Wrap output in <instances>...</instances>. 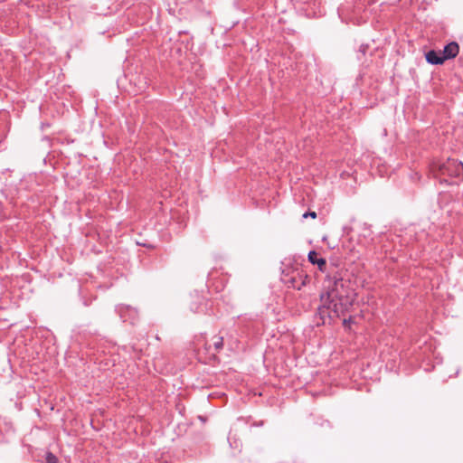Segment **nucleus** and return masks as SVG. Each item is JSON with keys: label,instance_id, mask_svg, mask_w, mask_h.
<instances>
[{"label": "nucleus", "instance_id": "obj_9", "mask_svg": "<svg viewBox=\"0 0 463 463\" xmlns=\"http://www.w3.org/2000/svg\"><path fill=\"white\" fill-rule=\"evenodd\" d=\"M307 217H311L313 219H315L317 217V213L316 212H307L303 214V218L306 219Z\"/></svg>", "mask_w": 463, "mask_h": 463}, {"label": "nucleus", "instance_id": "obj_6", "mask_svg": "<svg viewBox=\"0 0 463 463\" xmlns=\"http://www.w3.org/2000/svg\"><path fill=\"white\" fill-rule=\"evenodd\" d=\"M308 260L312 264H317L320 270H323V269L326 266V261L325 259L320 258L318 253L315 250H311L308 253Z\"/></svg>", "mask_w": 463, "mask_h": 463}, {"label": "nucleus", "instance_id": "obj_7", "mask_svg": "<svg viewBox=\"0 0 463 463\" xmlns=\"http://www.w3.org/2000/svg\"><path fill=\"white\" fill-rule=\"evenodd\" d=\"M213 346L216 351H220L223 346V337L217 336L213 342Z\"/></svg>", "mask_w": 463, "mask_h": 463}, {"label": "nucleus", "instance_id": "obj_2", "mask_svg": "<svg viewBox=\"0 0 463 463\" xmlns=\"http://www.w3.org/2000/svg\"><path fill=\"white\" fill-rule=\"evenodd\" d=\"M431 171L435 175L458 177L463 175V164L457 159L448 158L443 162L433 163Z\"/></svg>", "mask_w": 463, "mask_h": 463}, {"label": "nucleus", "instance_id": "obj_12", "mask_svg": "<svg viewBox=\"0 0 463 463\" xmlns=\"http://www.w3.org/2000/svg\"><path fill=\"white\" fill-rule=\"evenodd\" d=\"M4 218V216L0 215V220H2Z\"/></svg>", "mask_w": 463, "mask_h": 463}, {"label": "nucleus", "instance_id": "obj_8", "mask_svg": "<svg viewBox=\"0 0 463 463\" xmlns=\"http://www.w3.org/2000/svg\"><path fill=\"white\" fill-rule=\"evenodd\" d=\"M45 461L46 463H59L58 458L51 452L46 454Z\"/></svg>", "mask_w": 463, "mask_h": 463}, {"label": "nucleus", "instance_id": "obj_11", "mask_svg": "<svg viewBox=\"0 0 463 463\" xmlns=\"http://www.w3.org/2000/svg\"><path fill=\"white\" fill-rule=\"evenodd\" d=\"M350 322H351V318H349V319H344L343 324H344V326H346V325H347V324H349Z\"/></svg>", "mask_w": 463, "mask_h": 463}, {"label": "nucleus", "instance_id": "obj_1", "mask_svg": "<svg viewBox=\"0 0 463 463\" xmlns=\"http://www.w3.org/2000/svg\"><path fill=\"white\" fill-rule=\"evenodd\" d=\"M327 291L320 297L321 305L315 315L317 326L330 323L334 318L345 314L354 302V295L349 288V281L337 273L327 277Z\"/></svg>", "mask_w": 463, "mask_h": 463}, {"label": "nucleus", "instance_id": "obj_3", "mask_svg": "<svg viewBox=\"0 0 463 463\" xmlns=\"http://www.w3.org/2000/svg\"><path fill=\"white\" fill-rule=\"evenodd\" d=\"M116 311L119 315L120 318L124 322H129L135 324L138 318V312L136 308L128 305H118L116 307Z\"/></svg>", "mask_w": 463, "mask_h": 463}, {"label": "nucleus", "instance_id": "obj_5", "mask_svg": "<svg viewBox=\"0 0 463 463\" xmlns=\"http://www.w3.org/2000/svg\"><path fill=\"white\" fill-rule=\"evenodd\" d=\"M425 58L428 63L432 65L443 64L445 60L441 54V52L430 50L425 54Z\"/></svg>", "mask_w": 463, "mask_h": 463}, {"label": "nucleus", "instance_id": "obj_4", "mask_svg": "<svg viewBox=\"0 0 463 463\" xmlns=\"http://www.w3.org/2000/svg\"><path fill=\"white\" fill-rule=\"evenodd\" d=\"M459 52V46L456 42H450L444 46L441 54L445 61L455 58Z\"/></svg>", "mask_w": 463, "mask_h": 463}, {"label": "nucleus", "instance_id": "obj_10", "mask_svg": "<svg viewBox=\"0 0 463 463\" xmlns=\"http://www.w3.org/2000/svg\"><path fill=\"white\" fill-rule=\"evenodd\" d=\"M338 13H339V16L343 18V14H344V8H339V9H338Z\"/></svg>", "mask_w": 463, "mask_h": 463}]
</instances>
